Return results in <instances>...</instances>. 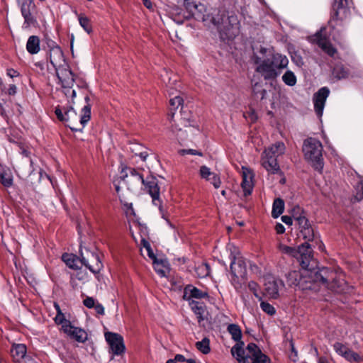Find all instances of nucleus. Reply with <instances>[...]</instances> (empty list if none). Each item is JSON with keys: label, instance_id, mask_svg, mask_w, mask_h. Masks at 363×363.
Wrapping results in <instances>:
<instances>
[{"label": "nucleus", "instance_id": "55", "mask_svg": "<svg viewBox=\"0 0 363 363\" xmlns=\"http://www.w3.org/2000/svg\"><path fill=\"white\" fill-rule=\"evenodd\" d=\"M244 117L246 118H249L252 123L256 121L257 116L254 110H250V111L244 113Z\"/></svg>", "mask_w": 363, "mask_h": 363}, {"label": "nucleus", "instance_id": "10", "mask_svg": "<svg viewBox=\"0 0 363 363\" xmlns=\"http://www.w3.org/2000/svg\"><path fill=\"white\" fill-rule=\"evenodd\" d=\"M296 258L302 268L315 269L316 262L313 259L312 250L308 242L298 246Z\"/></svg>", "mask_w": 363, "mask_h": 363}, {"label": "nucleus", "instance_id": "32", "mask_svg": "<svg viewBox=\"0 0 363 363\" xmlns=\"http://www.w3.org/2000/svg\"><path fill=\"white\" fill-rule=\"evenodd\" d=\"M284 210V201L280 199H276L273 202L272 206V216L273 218H278Z\"/></svg>", "mask_w": 363, "mask_h": 363}, {"label": "nucleus", "instance_id": "16", "mask_svg": "<svg viewBox=\"0 0 363 363\" xmlns=\"http://www.w3.org/2000/svg\"><path fill=\"white\" fill-rule=\"evenodd\" d=\"M270 152H264L262 156V164L264 168L271 174H277L280 172L279 165L277 163V157L272 155Z\"/></svg>", "mask_w": 363, "mask_h": 363}, {"label": "nucleus", "instance_id": "61", "mask_svg": "<svg viewBox=\"0 0 363 363\" xmlns=\"http://www.w3.org/2000/svg\"><path fill=\"white\" fill-rule=\"evenodd\" d=\"M7 75L11 78L16 77L19 76V72L14 69H7Z\"/></svg>", "mask_w": 363, "mask_h": 363}, {"label": "nucleus", "instance_id": "20", "mask_svg": "<svg viewBox=\"0 0 363 363\" xmlns=\"http://www.w3.org/2000/svg\"><path fill=\"white\" fill-rule=\"evenodd\" d=\"M244 345L242 341H238L230 350L232 356L236 359L238 363H246L247 359H249V352L247 354H245Z\"/></svg>", "mask_w": 363, "mask_h": 363}, {"label": "nucleus", "instance_id": "27", "mask_svg": "<svg viewBox=\"0 0 363 363\" xmlns=\"http://www.w3.org/2000/svg\"><path fill=\"white\" fill-rule=\"evenodd\" d=\"M252 176L250 172H247L246 171H243L242 172V181L241 183V186L244 191V195L245 196L251 194L253 184H252Z\"/></svg>", "mask_w": 363, "mask_h": 363}, {"label": "nucleus", "instance_id": "62", "mask_svg": "<svg viewBox=\"0 0 363 363\" xmlns=\"http://www.w3.org/2000/svg\"><path fill=\"white\" fill-rule=\"evenodd\" d=\"M96 312L98 314L104 315V308L101 303H96L94 307Z\"/></svg>", "mask_w": 363, "mask_h": 363}, {"label": "nucleus", "instance_id": "34", "mask_svg": "<svg viewBox=\"0 0 363 363\" xmlns=\"http://www.w3.org/2000/svg\"><path fill=\"white\" fill-rule=\"evenodd\" d=\"M154 269L155 272L162 277L166 276L165 268H167V261L164 259H158L157 258L152 260Z\"/></svg>", "mask_w": 363, "mask_h": 363}, {"label": "nucleus", "instance_id": "22", "mask_svg": "<svg viewBox=\"0 0 363 363\" xmlns=\"http://www.w3.org/2000/svg\"><path fill=\"white\" fill-rule=\"evenodd\" d=\"M267 60L270 62V64L276 70L277 69L286 67L289 63L287 57L279 53H272Z\"/></svg>", "mask_w": 363, "mask_h": 363}, {"label": "nucleus", "instance_id": "18", "mask_svg": "<svg viewBox=\"0 0 363 363\" xmlns=\"http://www.w3.org/2000/svg\"><path fill=\"white\" fill-rule=\"evenodd\" d=\"M56 74L61 83L62 87H72L74 82V74L69 69L68 66L56 71Z\"/></svg>", "mask_w": 363, "mask_h": 363}, {"label": "nucleus", "instance_id": "49", "mask_svg": "<svg viewBox=\"0 0 363 363\" xmlns=\"http://www.w3.org/2000/svg\"><path fill=\"white\" fill-rule=\"evenodd\" d=\"M141 242H142L143 246L146 249V250H147V255H148V257H149L151 259H152V260H154V259H157V257H156V255L154 254L153 250H152V249L151 248V246H150V244L149 243V242H148V241H147V240H145V239H143V240H142V241H141Z\"/></svg>", "mask_w": 363, "mask_h": 363}, {"label": "nucleus", "instance_id": "41", "mask_svg": "<svg viewBox=\"0 0 363 363\" xmlns=\"http://www.w3.org/2000/svg\"><path fill=\"white\" fill-rule=\"evenodd\" d=\"M333 75L338 79L347 78L349 75L348 70L342 66H336L333 69Z\"/></svg>", "mask_w": 363, "mask_h": 363}, {"label": "nucleus", "instance_id": "60", "mask_svg": "<svg viewBox=\"0 0 363 363\" xmlns=\"http://www.w3.org/2000/svg\"><path fill=\"white\" fill-rule=\"evenodd\" d=\"M181 153L182 155H185V154H191V155H199V156H202V153L199 151H197L196 150H193V149H189V150H181Z\"/></svg>", "mask_w": 363, "mask_h": 363}, {"label": "nucleus", "instance_id": "38", "mask_svg": "<svg viewBox=\"0 0 363 363\" xmlns=\"http://www.w3.org/2000/svg\"><path fill=\"white\" fill-rule=\"evenodd\" d=\"M196 347L203 354H208L211 351L209 340L207 337H204L201 341H199L196 343Z\"/></svg>", "mask_w": 363, "mask_h": 363}, {"label": "nucleus", "instance_id": "44", "mask_svg": "<svg viewBox=\"0 0 363 363\" xmlns=\"http://www.w3.org/2000/svg\"><path fill=\"white\" fill-rule=\"evenodd\" d=\"M79 22L80 26L84 28L85 31H86L88 33L91 32L92 29L90 24V21L86 16L80 15L79 16Z\"/></svg>", "mask_w": 363, "mask_h": 363}, {"label": "nucleus", "instance_id": "3", "mask_svg": "<svg viewBox=\"0 0 363 363\" xmlns=\"http://www.w3.org/2000/svg\"><path fill=\"white\" fill-rule=\"evenodd\" d=\"M323 150L322 143L315 138H308L303 141V152L306 160L320 173L324 166Z\"/></svg>", "mask_w": 363, "mask_h": 363}, {"label": "nucleus", "instance_id": "25", "mask_svg": "<svg viewBox=\"0 0 363 363\" xmlns=\"http://www.w3.org/2000/svg\"><path fill=\"white\" fill-rule=\"evenodd\" d=\"M32 4V1L30 3L24 2L21 5V14L24 18V23L29 26L30 25H34L36 22L35 18L32 16L30 12V5Z\"/></svg>", "mask_w": 363, "mask_h": 363}, {"label": "nucleus", "instance_id": "14", "mask_svg": "<svg viewBox=\"0 0 363 363\" xmlns=\"http://www.w3.org/2000/svg\"><path fill=\"white\" fill-rule=\"evenodd\" d=\"M230 273L233 277H242L246 273V262L245 260L240 256L233 255L230 254Z\"/></svg>", "mask_w": 363, "mask_h": 363}, {"label": "nucleus", "instance_id": "43", "mask_svg": "<svg viewBox=\"0 0 363 363\" xmlns=\"http://www.w3.org/2000/svg\"><path fill=\"white\" fill-rule=\"evenodd\" d=\"M347 360L353 362H359L361 359L360 356L355 352L352 350L347 348L345 352V354L343 355Z\"/></svg>", "mask_w": 363, "mask_h": 363}, {"label": "nucleus", "instance_id": "23", "mask_svg": "<svg viewBox=\"0 0 363 363\" xmlns=\"http://www.w3.org/2000/svg\"><path fill=\"white\" fill-rule=\"evenodd\" d=\"M206 297H208V294L206 292H203L192 285H187L184 288V299L189 300L191 298H206Z\"/></svg>", "mask_w": 363, "mask_h": 363}, {"label": "nucleus", "instance_id": "33", "mask_svg": "<svg viewBox=\"0 0 363 363\" xmlns=\"http://www.w3.org/2000/svg\"><path fill=\"white\" fill-rule=\"evenodd\" d=\"M228 332L231 335L232 339L236 342L242 341V331L240 328L236 324H230L227 328Z\"/></svg>", "mask_w": 363, "mask_h": 363}, {"label": "nucleus", "instance_id": "30", "mask_svg": "<svg viewBox=\"0 0 363 363\" xmlns=\"http://www.w3.org/2000/svg\"><path fill=\"white\" fill-rule=\"evenodd\" d=\"M272 53L270 50L260 45L254 52V62L259 64L262 60L268 58Z\"/></svg>", "mask_w": 363, "mask_h": 363}, {"label": "nucleus", "instance_id": "9", "mask_svg": "<svg viewBox=\"0 0 363 363\" xmlns=\"http://www.w3.org/2000/svg\"><path fill=\"white\" fill-rule=\"evenodd\" d=\"M349 0H334L332 6L331 18L330 24L333 28L338 23L333 24V22L343 21L350 15Z\"/></svg>", "mask_w": 363, "mask_h": 363}, {"label": "nucleus", "instance_id": "28", "mask_svg": "<svg viewBox=\"0 0 363 363\" xmlns=\"http://www.w3.org/2000/svg\"><path fill=\"white\" fill-rule=\"evenodd\" d=\"M26 49L31 55L37 54L40 51L39 38L36 35L30 36L26 43Z\"/></svg>", "mask_w": 363, "mask_h": 363}, {"label": "nucleus", "instance_id": "50", "mask_svg": "<svg viewBox=\"0 0 363 363\" xmlns=\"http://www.w3.org/2000/svg\"><path fill=\"white\" fill-rule=\"evenodd\" d=\"M280 250L281 252H283L285 254L289 255L292 257H297V249L286 246V245H281Z\"/></svg>", "mask_w": 363, "mask_h": 363}, {"label": "nucleus", "instance_id": "58", "mask_svg": "<svg viewBox=\"0 0 363 363\" xmlns=\"http://www.w3.org/2000/svg\"><path fill=\"white\" fill-rule=\"evenodd\" d=\"M211 182L216 189H218L221 184L220 179L216 174H213V177H212Z\"/></svg>", "mask_w": 363, "mask_h": 363}, {"label": "nucleus", "instance_id": "47", "mask_svg": "<svg viewBox=\"0 0 363 363\" xmlns=\"http://www.w3.org/2000/svg\"><path fill=\"white\" fill-rule=\"evenodd\" d=\"M182 104H183V99L179 96H177L171 99L169 101L171 111L173 110L177 109L180 106L182 105Z\"/></svg>", "mask_w": 363, "mask_h": 363}, {"label": "nucleus", "instance_id": "53", "mask_svg": "<svg viewBox=\"0 0 363 363\" xmlns=\"http://www.w3.org/2000/svg\"><path fill=\"white\" fill-rule=\"evenodd\" d=\"M248 288L251 291L253 292L255 297L258 298L259 300L261 299V297L259 296V294L257 293L259 286L255 281H250L248 283Z\"/></svg>", "mask_w": 363, "mask_h": 363}, {"label": "nucleus", "instance_id": "45", "mask_svg": "<svg viewBox=\"0 0 363 363\" xmlns=\"http://www.w3.org/2000/svg\"><path fill=\"white\" fill-rule=\"evenodd\" d=\"M252 91L255 96L257 98H259L261 100L265 98L267 94V91L262 88L261 85L258 83H256L252 89Z\"/></svg>", "mask_w": 363, "mask_h": 363}, {"label": "nucleus", "instance_id": "12", "mask_svg": "<svg viewBox=\"0 0 363 363\" xmlns=\"http://www.w3.org/2000/svg\"><path fill=\"white\" fill-rule=\"evenodd\" d=\"M105 339L108 342L111 352L114 355H121L124 353L125 347L123 337L116 333L106 332L104 334Z\"/></svg>", "mask_w": 363, "mask_h": 363}, {"label": "nucleus", "instance_id": "21", "mask_svg": "<svg viewBox=\"0 0 363 363\" xmlns=\"http://www.w3.org/2000/svg\"><path fill=\"white\" fill-rule=\"evenodd\" d=\"M63 332L78 342H84L88 338V335L84 330L72 324L70 325V329Z\"/></svg>", "mask_w": 363, "mask_h": 363}, {"label": "nucleus", "instance_id": "26", "mask_svg": "<svg viewBox=\"0 0 363 363\" xmlns=\"http://www.w3.org/2000/svg\"><path fill=\"white\" fill-rule=\"evenodd\" d=\"M26 347L23 344L13 345L11 349V355L14 362H18L26 356Z\"/></svg>", "mask_w": 363, "mask_h": 363}, {"label": "nucleus", "instance_id": "15", "mask_svg": "<svg viewBox=\"0 0 363 363\" xmlns=\"http://www.w3.org/2000/svg\"><path fill=\"white\" fill-rule=\"evenodd\" d=\"M246 349L249 352V359L252 360V363H270L269 357L262 353L256 344L249 343Z\"/></svg>", "mask_w": 363, "mask_h": 363}, {"label": "nucleus", "instance_id": "7", "mask_svg": "<svg viewBox=\"0 0 363 363\" xmlns=\"http://www.w3.org/2000/svg\"><path fill=\"white\" fill-rule=\"evenodd\" d=\"M91 104L85 105L82 109V116L78 124L79 117L77 112L72 107L65 110V123L74 132L82 131L84 127L91 118Z\"/></svg>", "mask_w": 363, "mask_h": 363}, {"label": "nucleus", "instance_id": "24", "mask_svg": "<svg viewBox=\"0 0 363 363\" xmlns=\"http://www.w3.org/2000/svg\"><path fill=\"white\" fill-rule=\"evenodd\" d=\"M0 182L6 188L13 185V176L11 170L2 165H0Z\"/></svg>", "mask_w": 363, "mask_h": 363}, {"label": "nucleus", "instance_id": "48", "mask_svg": "<svg viewBox=\"0 0 363 363\" xmlns=\"http://www.w3.org/2000/svg\"><path fill=\"white\" fill-rule=\"evenodd\" d=\"M260 307L264 312L270 315H272L276 313L274 307L267 302L262 301L260 303Z\"/></svg>", "mask_w": 363, "mask_h": 363}, {"label": "nucleus", "instance_id": "31", "mask_svg": "<svg viewBox=\"0 0 363 363\" xmlns=\"http://www.w3.org/2000/svg\"><path fill=\"white\" fill-rule=\"evenodd\" d=\"M190 306L194 313L197 315L199 323L203 320V313L205 312L203 304L198 301H192L190 303Z\"/></svg>", "mask_w": 363, "mask_h": 363}, {"label": "nucleus", "instance_id": "59", "mask_svg": "<svg viewBox=\"0 0 363 363\" xmlns=\"http://www.w3.org/2000/svg\"><path fill=\"white\" fill-rule=\"evenodd\" d=\"M55 113L60 121L64 122L65 118V113H63L62 109L60 107H57L55 108Z\"/></svg>", "mask_w": 363, "mask_h": 363}, {"label": "nucleus", "instance_id": "19", "mask_svg": "<svg viewBox=\"0 0 363 363\" xmlns=\"http://www.w3.org/2000/svg\"><path fill=\"white\" fill-rule=\"evenodd\" d=\"M49 60L55 71L64 67L63 64L65 63V60L60 47L49 51Z\"/></svg>", "mask_w": 363, "mask_h": 363}, {"label": "nucleus", "instance_id": "8", "mask_svg": "<svg viewBox=\"0 0 363 363\" xmlns=\"http://www.w3.org/2000/svg\"><path fill=\"white\" fill-rule=\"evenodd\" d=\"M121 179L127 184L128 189L131 191L138 190L144 182V177L141 170L130 167H125L121 172Z\"/></svg>", "mask_w": 363, "mask_h": 363}, {"label": "nucleus", "instance_id": "5", "mask_svg": "<svg viewBox=\"0 0 363 363\" xmlns=\"http://www.w3.org/2000/svg\"><path fill=\"white\" fill-rule=\"evenodd\" d=\"M92 261L95 262V265L89 264V259H86L82 250H80V257L73 255L65 253L62 256V259L67 264V267L72 269H79L81 265H84L92 273L97 274L103 269V264L100 260L99 255L96 253H91Z\"/></svg>", "mask_w": 363, "mask_h": 363}, {"label": "nucleus", "instance_id": "40", "mask_svg": "<svg viewBox=\"0 0 363 363\" xmlns=\"http://www.w3.org/2000/svg\"><path fill=\"white\" fill-rule=\"evenodd\" d=\"M283 82L288 86H294L296 83V77L293 72L286 71L282 76Z\"/></svg>", "mask_w": 363, "mask_h": 363}, {"label": "nucleus", "instance_id": "39", "mask_svg": "<svg viewBox=\"0 0 363 363\" xmlns=\"http://www.w3.org/2000/svg\"><path fill=\"white\" fill-rule=\"evenodd\" d=\"M300 232L303 239L307 240V242L312 241L315 238L314 230L311 225L304 227V228L300 230Z\"/></svg>", "mask_w": 363, "mask_h": 363}, {"label": "nucleus", "instance_id": "2", "mask_svg": "<svg viewBox=\"0 0 363 363\" xmlns=\"http://www.w3.org/2000/svg\"><path fill=\"white\" fill-rule=\"evenodd\" d=\"M319 269L302 268L300 271L289 273L287 279L290 286H297L301 290H315L318 279H323L318 275Z\"/></svg>", "mask_w": 363, "mask_h": 363}, {"label": "nucleus", "instance_id": "36", "mask_svg": "<svg viewBox=\"0 0 363 363\" xmlns=\"http://www.w3.org/2000/svg\"><path fill=\"white\" fill-rule=\"evenodd\" d=\"M55 322L57 325H62V329L63 331H67L68 329H70L71 322L65 318L64 313H57L55 318Z\"/></svg>", "mask_w": 363, "mask_h": 363}, {"label": "nucleus", "instance_id": "11", "mask_svg": "<svg viewBox=\"0 0 363 363\" xmlns=\"http://www.w3.org/2000/svg\"><path fill=\"white\" fill-rule=\"evenodd\" d=\"M264 294L269 298L277 299L279 296V291L284 287L282 280L268 276L264 278Z\"/></svg>", "mask_w": 363, "mask_h": 363}, {"label": "nucleus", "instance_id": "51", "mask_svg": "<svg viewBox=\"0 0 363 363\" xmlns=\"http://www.w3.org/2000/svg\"><path fill=\"white\" fill-rule=\"evenodd\" d=\"M355 200L360 201L363 199V181L359 182L356 186Z\"/></svg>", "mask_w": 363, "mask_h": 363}, {"label": "nucleus", "instance_id": "57", "mask_svg": "<svg viewBox=\"0 0 363 363\" xmlns=\"http://www.w3.org/2000/svg\"><path fill=\"white\" fill-rule=\"evenodd\" d=\"M83 303L84 305L89 308H92L94 307V306L96 305L95 304V300L92 298V297H86L84 301H83Z\"/></svg>", "mask_w": 363, "mask_h": 363}, {"label": "nucleus", "instance_id": "1", "mask_svg": "<svg viewBox=\"0 0 363 363\" xmlns=\"http://www.w3.org/2000/svg\"><path fill=\"white\" fill-rule=\"evenodd\" d=\"M184 6L195 19L201 21L207 26L216 28L221 39L232 40L238 35L240 21L233 11L224 9H211L207 11L203 5L191 0H184Z\"/></svg>", "mask_w": 363, "mask_h": 363}, {"label": "nucleus", "instance_id": "6", "mask_svg": "<svg viewBox=\"0 0 363 363\" xmlns=\"http://www.w3.org/2000/svg\"><path fill=\"white\" fill-rule=\"evenodd\" d=\"M142 185L144 186V190L151 196L152 203L158 206L162 218L167 221L172 228H174V225L167 218V212L162 206V201L160 199V188L158 185L157 179L152 175L147 176L144 179V182Z\"/></svg>", "mask_w": 363, "mask_h": 363}, {"label": "nucleus", "instance_id": "54", "mask_svg": "<svg viewBox=\"0 0 363 363\" xmlns=\"http://www.w3.org/2000/svg\"><path fill=\"white\" fill-rule=\"evenodd\" d=\"M45 43L47 45L48 48L49 49V51L51 50H53L55 48H57L60 46L56 43L55 41L52 40L48 35H45Z\"/></svg>", "mask_w": 363, "mask_h": 363}, {"label": "nucleus", "instance_id": "35", "mask_svg": "<svg viewBox=\"0 0 363 363\" xmlns=\"http://www.w3.org/2000/svg\"><path fill=\"white\" fill-rule=\"evenodd\" d=\"M172 132L175 135V137L179 143L184 142L187 138L186 131L182 130V128H179L177 124L172 125Z\"/></svg>", "mask_w": 363, "mask_h": 363}, {"label": "nucleus", "instance_id": "63", "mask_svg": "<svg viewBox=\"0 0 363 363\" xmlns=\"http://www.w3.org/2000/svg\"><path fill=\"white\" fill-rule=\"evenodd\" d=\"M17 87L15 84H10L9 89H8V94L9 95L13 96L16 94Z\"/></svg>", "mask_w": 363, "mask_h": 363}, {"label": "nucleus", "instance_id": "17", "mask_svg": "<svg viewBox=\"0 0 363 363\" xmlns=\"http://www.w3.org/2000/svg\"><path fill=\"white\" fill-rule=\"evenodd\" d=\"M256 68V71L264 77V79H275L279 73L272 66L270 62L267 59L262 60Z\"/></svg>", "mask_w": 363, "mask_h": 363}, {"label": "nucleus", "instance_id": "42", "mask_svg": "<svg viewBox=\"0 0 363 363\" xmlns=\"http://www.w3.org/2000/svg\"><path fill=\"white\" fill-rule=\"evenodd\" d=\"M199 173L200 176L207 181H211L213 174H216L214 172L211 171L210 168L205 165H203L200 167Z\"/></svg>", "mask_w": 363, "mask_h": 363}, {"label": "nucleus", "instance_id": "4", "mask_svg": "<svg viewBox=\"0 0 363 363\" xmlns=\"http://www.w3.org/2000/svg\"><path fill=\"white\" fill-rule=\"evenodd\" d=\"M323 275V279H318L317 284L323 285L336 294H342L347 289V282L341 273H337L328 267L319 269L318 275Z\"/></svg>", "mask_w": 363, "mask_h": 363}, {"label": "nucleus", "instance_id": "56", "mask_svg": "<svg viewBox=\"0 0 363 363\" xmlns=\"http://www.w3.org/2000/svg\"><path fill=\"white\" fill-rule=\"evenodd\" d=\"M64 89V94L67 98L74 99L76 97V91L72 89V87H62Z\"/></svg>", "mask_w": 363, "mask_h": 363}, {"label": "nucleus", "instance_id": "29", "mask_svg": "<svg viewBox=\"0 0 363 363\" xmlns=\"http://www.w3.org/2000/svg\"><path fill=\"white\" fill-rule=\"evenodd\" d=\"M317 44L330 57H333L337 52V50L332 45V44L321 36L318 37Z\"/></svg>", "mask_w": 363, "mask_h": 363}, {"label": "nucleus", "instance_id": "64", "mask_svg": "<svg viewBox=\"0 0 363 363\" xmlns=\"http://www.w3.org/2000/svg\"><path fill=\"white\" fill-rule=\"evenodd\" d=\"M275 230L278 234H282L285 232L284 226L281 223H277L275 226Z\"/></svg>", "mask_w": 363, "mask_h": 363}, {"label": "nucleus", "instance_id": "37", "mask_svg": "<svg viewBox=\"0 0 363 363\" xmlns=\"http://www.w3.org/2000/svg\"><path fill=\"white\" fill-rule=\"evenodd\" d=\"M285 150L284 144L281 142L276 143L272 145L270 147L265 150L264 152H270L272 155H275V157H278L279 155L284 153Z\"/></svg>", "mask_w": 363, "mask_h": 363}, {"label": "nucleus", "instance_id": "46", "mask_svg": "<svg viewBox=\"0 0 363 363\" xmlns=\"http://www.w3.org/2000/svg\"><path fill=\"white\" fill-rule=\"evenodd\" d=\"M294 220L297 222L299 228L301 230L304 228V227L310 225L308 220L306 218L305 216L299 215H294Z\"/></svg>", "mask_w": 363, "mask_h": 363}, {"label": "nucleus", "instance_id": "52", "mask_svg": "<svg viewBox=\"0 0 363 363\" xmlns=\"http://www.w3.org/2000/svg\"><path fill=\"white\" fill-rule=\"evenodd\" d=\"M334 349L335 352L343 357V355L345 354L346 350H347V347L344 345L343 344L340 342H336L333 345Z\"/></svg>", "mask_w": 363, "mask_h": 363}, {"label": "nucleus", "instance_id": "13", "mask_svg": "<svg viewBox=\"0 0 363 363\" xmlns=\"http://www.w3.org/2000/svg\"><path fill=\"white\" fill-rule=\"evenodd\" d=\"M330 94V90L328 87L324 86L320 89L318 92L314 94L313 102L314 109L316 114L320 117L323 115V109L325 107V101Z\"/></svg>", "mask_w": 363, "mask_h": 363}]
</instances>
